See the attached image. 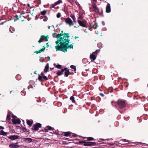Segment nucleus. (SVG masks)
I'll return each mask as SVG.
<instances>
[{
	"mask_svg": "<svg viewBox=\"0 0 148 148\" xmlns=\"http://www.w3.org/2000/svg\"><path fill=\"white\" fill-rule=\"evenodd\" d=\"M47 13V11L45 10H44L42 11H41L40 13L42 15H45Z\"/></svg>",
	"mask_w": 148,
	"mask_h": 148,
	"instance_id": "26",
	"label": "nucleus"
},
{
	"mask_svg": "<svg viewBox=\"0 0 148 148\" xmlns=\"http://www.w3.org/2000/svg\"><path fill=\"white\" fill-rule=\"evenodd\" d=\"M90 58L94 60L96 59V56L95 55L92 54L90 55Z\"/></svg>",
	"mask_w": 148,
	"mask_h": 148,
	"instance_id": "19",
	"label": "nucleus"
},
{
	"mask_svg": "<svg viewBox=\"0 0 148 148\" xmlns=\"http://www.w3.org/2000/svg\"><path fill=\"white\" fill-rule=\"evenodd\" d=\"M70 16L72 18L73 21L75 22L76 18L75 15L73 14H71L70 15Z\"/></svg>",
	"mask_w": 148,
	"mask_h": 148,
	"instance_id": "22",
	"label": "nucleus"
},
{
	"mask_svg": "<svg viewBox=\"0 0 148 148\" xmlns=\"http://www.w3.org/2000/svg\"><path fill=\"white\" fill-rule=\"evenodd\" d=\"M21 129V130L23 132H28L29 131V130H27L25 127H24L23 126L22 127Z\"/></svg>",
	"mask_w": 148,
	"mask_h": 148,
	"instance_id": "17",
	"label": "nucleus"
},
{
	"mask_svg": "<svg viewBox=\"0 0 148 148\" xmlns=\"http://www.w3.org/2000/svg\"><path fill=\"white\" fill-rule=\"evenodd\" d=\"M25 140L28 141L29 143H31L32 142L33 139L30 138H25Z\"/></svg>",
	"mask_w": 148,
	"mask_h": 148,
	"instance_id": "23",
	"label": "nucleus"
},
{
	"mask_svg": "<svg viewBox=\"0 0 148 148\" xmlns=\"http://www.w3.org/2000/svg\"><path fill=\"white\" fill-rule=\"evenodd\" d=\"M58 8V7L57 8H54V9H57Z\"/></svg>",
	"mask_w": 148,
	"mask_h": 148,
	"instance_id": "57",
	"label": "nucleus"
},
{
	"mask_svg": "<svg viewBox=\"0 0 148 148\" xmlns=\"http://www.w3.org/2000/svg\"><path fill=\"white\" fill-rule=\"evenodd\" d=\"M34 9H33V11H34Z\"/></svg>",
	"mask_w": 148,
	"mask_h": 148,
	"instance_id": "64",
	"label": "nucleus"
},
{
	"mask_svg": "<svg viewBox=\"0 0 148 148\" xmlns=\"http://www.w3.org/2000/svg\"><path fill=\"white\" fill-rule=\"evenodd\" d=\"M36 71H35L34 72V73L36 74Z\"/></svg>",
	"mask_w": 148,
	"mask_h": 148,
	"instance_id": "56",
	"label": "nucleus"
},
{
	"mask_svg": "<svg viewBox=\"0 0 148 148\" xmlns=\"http://www.w3.org/2000/svg\"><path fill=\"white\" fill-rule=\"evenodd\" d=\"M77 135L75 134H73V135H71V136H70V137L71 138H73V137H77Z\"/></svg>",
	"mask_w": 148,
	"mask_h": 148,
	"instance_id": "35",
	"label": "nucleus"
},
{
	"mask_svg": "<svg viewBox=\"0 0 148 148\" xmlns=\"http://www.w3.org/2000/svg\"><path fill=\"white\" fill-rule=\"evenodd\" d=\"M61 16L60 13H58L57 14V17L58 18H59Z\"/></svg>",
	"mask_w": 148,
	"mask_h": 148,
	"instance_id": "37",
	"label": "nucleus"
},
{
	"mask_svg": "<svg viewBox=\"0 0 148 148\" xmlns=\"http://www.w3.org/2000/svg\"><path fill=\"white\" fill-rule=\"evenodd\" d=\"M9 147L10 148H17L20 147L18 145V142H16V143H12L9 145Z\"/></svg>",
	"mask_w": 148,
	"mask_h": 148,
	"instance_id": "7",
	"label": "nucleus"
},
{
	"mask_svg": "<svg viewBox=\"0 0 148 148\" xmlns=\"http://www.w3.org/2000/svg\"><path fill=\"white\" fill-rule=\"evenodd\" d=\"M102 24L103 25H105V23L104 21L102 22Z\"/></svg>",
	"mask_w": 148,
	"mask_h": 148,
	"instance_id": "44",
	"label": "nucleus"
},
{
	"mask_svg": "<svg viewBox=\"0 0 148 148\" xmlns=\"http://www.w3.org/2000/svg\"><path fill=\"white\" fill-rule=\"evenodd\" d=\"M56 5L55 4V3L52 5H51L50 8H54L55 6Z\"/></svg>",
	"mask_w": 148,
	"mask_h": 148,
	"instance_id": "36",
	"label": "nucleus"
},
{
	"mask_svg": "<svg viewBox=\"0 0 148 148\" xmlns=\"http://www.w3.org/2000/svg\"><path fill=\"white\" fill-rule=\"evenodd\" d=\"M12 122L14 124H20L21 121L19 119H13L12 120Z\"/></svg>",
	"mask_w": 148,
	"mask_h": 148,
	"instance_id": "10",
	"label": "nucleus"
},
{
	"mask_svg": "<svg viewBox=\"0 0 148 148\" xmlns=\"http://www.w3.org/2000/svg\"><path fill=\"white\" fill-rule=\"evenodd\" d=\"M61 19H62V18H61ZM62 21H63V22H64V20H62Z\"/></svg>",
	"mask_w": 148,
	"mask_h": 148,
	"instance_id": "60",
	"label": "nucleus"
},
{
	"mask_svg": "<svg viewBox=\"0 0 148 148\" xmlns=\"http://www.w3.org/2000/svg\"><path fill=\"white\" fill-rule=\"evenodd\" d=\"M12 116L13 118V119H14L15 118H17V117L16 116H15L13 115Z\"/></svg>",
	"mask_w": 148,
	"mask_h": 148,
	"instance_id": "42",
	"label": "nucleus"
},
{
	"mask_svg": "<svg viewBox=\"0 0 148 148\" xmlns=\"http://www.w3.org/2000/svg\"><path fill=\"white\" fill-rule=\"evenodd\" d=\"M27 11H28V12H27V13H30V10L28 11V10H27Z\"/></svg>",
	"mask_w": 148,
	"mask_h": 148,
	"instance_id": "55",
	"label": "nucleus"
},
{
	"mask_svg": "<svg viewBox=\"0 0 148 148\" xmlns=\"http://www.w3.org/2000/svg\"><path fill=\"white\" fill-rule=\"evenodd\" d=\"M49 38V36L47 35L45 36V35H42L40 39V40L38 41V42L39 43H41L42 42L43 40H45L46 41H48V39Z\"/></svg>",
	"mask_w": 148,
	"mask_h": 148,
	"instance_id": "5",
	"label": "nucleus"
},
{
	"mask_svg": "<svg viewBox=\"0 0 148 148\" xmlns=\"http://www.w3.org/2000/svg\"><path fill=\"white\" fill-rule=\"evenodd\" d=\"M1 135V131H0V135Z\"/></svg>",
	"mask_w": 148,
	"mask_h": 148,
	"instance_id": "58",
	"label": "nucleus"
},
{
	"mask_svg": "<svg viewBox=\"0 0 148 148\" xmlns=\"http://www.w3.org/2000/svg\"><path fill=\"white\" fill-rule=\"evenodd\" d=\"M82 143H84L83 145L84 146H91L95 143L94 142H86L85 140H82L79 141L77 144H80Z\"/></svg>",
	"mask_w": 148,
	"mask_h": 148,
	"instance_id": "2",
	"label": "nucleus"
},
{
	"mask_svg": "<svg viewBox=\"0 0 148 148\" xmlns=\"http://www.w3.org/2000/svg\"><path fill=\"white\" fill-rule=\"evenodd\" d=\"M116 103L117 105L121 109L123 108L126 106L125 103L124 101L118 100Z\"/></svg>",
	"mask_w": 148,
	"mask_h": 148,
	"instance_id": "3",
	"label": "nucleus"
},
{
	"mask_svg": "<svg viewBox=\"0 0 148 148\" xmlns=\"http://www.w3.org/2000/svg\"><path fill=\"white\" fill-rule=\"evenodd\" d=\"M90 28H93L94 29H96L98 27L97 23L93 21L91 24H90Z\"/></svg>",
	"mask_w": 148,
	"mask_h": 148,
	"instance_id": "12",
	"label": "nucleus"
},
{
	"mask_svg": "<svg viewBox=\"0 0 148 148\" xmlns=\"http://www.w3.org/2000/svg\"><path fill=\"white\" fill-rule=\"evenodd\" d=\"M19 136L18 135H14L10 136L8 137L9 139H10L12 140H14L17 139H19Z\"/></svg>",
	"mask_w": 148,
	"mask_h": 148,
	"instance_id": "11",
	"label": "nucleus"
},
{
	"mask_svg": "<svg viewBox=\"0 0 148 148\" xmlns=\"http://www.w3.org/2000/svg\"><path fill=\"white\" fill-rule=\"evenodd\" d=\"M100 96H101L102 97H103L104 96V95L102 93H100Z\"/></svg>",
	"mask_w": 148,
	"mask_h": 148,
	"instance_id": "41",
	"label": "nucleus"
},
{
	"mask_svg": "<svg viewBox=\"0 0 148 148\" xmlns=\"http://www.w3.org/2000/svg\"><path fill=\"white\" fill-rule=\"evenodd\" d=\"M63 18L65 20V22L66 24L69 25V26L71 27V26L73 25L74 23L71 20V19L69 17H68L66 19L65 18Z\"/></svg>",
	"mask_w": 148,
	"mask_h": 148,
	"instance_id": "6",
	"label": "nucleus"
},
{
	"mask_svg": "<svg viewBox=\"0 0 148 148\" xmlns=\"http://www.w3.org/2000/svg\"><path fill=\"white\" fill-rule=\"evenodd\" d=\"M87 140H88V141L92 140L94 139L93 138L91 137H88V138H87Z\"/></svg>",
	"mask_w": 148,
	"mask_h": 148,
	"instance_id": "32",
	"label": "nucleus"
},
{
	"mask_svg": "<svg viewBox=\"0 0 148 148\" xmlns=\"http://www.w3.org/2000/svg\"><path fill=\"white\" fill-rule=\"evenodd\" d=\"M41 75H42V77H43V75H44V73L42 72L41 73Z\"/></svg>",
	"mask_w": 148,
	"mask_h": 148,
	"instance_id": "49",
	"label": "nucleus"
},
{
	"mask_svg": "<svg viewBox=\"0 0 148 148\" xmlns=\"http://www.w3.org/2000/svg\"><path fill=\"white\" fill-rule=\"evenodd\" d=\"M43 78L44 79H45V80H48V78L46 76H45V75H43Z\"/></svg>",
	"mask_w": 148,
	"mask_h": 148,
	"instance_id": "38",
	"label": "nucleus"
},
{
	"mask_svg": "<svg viewBox=\"0 0 148 148\" xmlns=\"http://www.w3.org/2000/svg\"><path fill=\"white\" fill-rule=\"evenodd\" d=\"M35 53H36V54H38L39 53L38 51H36L34 52Z\"/></svg>",
	"mask_w": 148,
	"mask_h": 148,
	"instance_id": "45",
	"label": "nucleus"
},
{
	"mask_svg": "<svg viewBox=\"0 0 148 148\" xmlns=\"http://www.w3.org/2000/svg\"><path fill=\"white\" fill-rule=\"evenodd\" d=\"M27 6H28V7H30V5H29V4L28 3V4H27Z\"/></svg>",
	"mask_w": 148,
	"mask_h": 148,
	"instance_id": "50",
	"label": "nucleus"
},
{
	"mask_svg": "<svg viewBox=\"0 0 148 148\" xmlns=\"http://www.w3.org/2000/svg\"><path fill=\"white\" fill-rule=\"evenodd\" d=\"M77 22L78 24L81 27H87L86 26L85 23L86 22L84 21H81L79 20H77Z\"/></svg>",
	"mask_w": 148,
	"mask_h": 148,
	"instance_id": "8",
	"label": "nucleus"
},
{
	"mask_svg": "<svg viewBox=\"0 0 148 148\" xmlns=\"http://www.w3.org/2000/svg\"><path fill=\"white\" fill-rule=\"evenodd\" d=\"M99 50H96L95 52L93 53H95L96 55L98 54L99 52Z\"/></svg>",
	"mask_w": 148,
	"mask_h": 148,
	"instance_id": "39",
	"label": "nucleus"
},
{
	"mask_svg": "<svg viewBox=\"0 0 148 148\" xmlns=\"http://www.w3.org/2000/svg\"><path fill=\"white\" fill-rule=\"evenodd\" d=\"M45 132H48V131H45Z\"/></svg>",
	"mask_w": 148,
	"mask_h": 148,
	"instance_id": "62",
	"label": "nucleus"
},
{
	"mask_svg": "<svg viewBox=\"0 0 148 148\" xmlns=\"http://www.w3.org/2000/svg\"><path fill=\"white\" fill-rule=\"evenodd\" d=\"M111 104L113 106H114L115 104H117L116 102L112 101L111 102Z\"/></svg>",
	"mask_w": 148,
	"mask_h": 148,
	"instance_id": "34",
	"label": "nucleus"
},
{
	"mask_svg": "<svg viewBox=\"0 0 148 148\" xmlns=\"http://www.w3.org/2000/svg\"><path fill=\"white\" fill-rule=\"evenodd\" d=\"M43 20H44V21H46V20H45V19H44Z\"/></svg>",
	"mask_w": 148,
	"mask_h": 148,
	"instance_id": "61",
	"label": "nucleus"
},
{
	"mask_svg": "<svg viewBox=\"0 0 148 148\" xmlns=\"http://www.w3.org/2000/svg\"><path fill=\"white\" fill-rule=\"evenodd\" d=\"M92 1L94 2H96L97 0H92Z\"/></svg>",
	"mask_w": 148,
	"mask_h": 148,
	"instance_id": "53",
	"label": "nucleus"
},
{
	"mask_svg": "<svg viewBox=\"0 0 148 148\" xmlns=\"http://www.w3.org/2000/svg\"><path fill=\"white\" fill-rule=\"evenodd\" d=\"M68 69L67 68H65L64 69H62L61 71H58L56 74L58 76L62 75L63 73V72L64 71H66Z\"/></svg>",
	"mask_w": 148,
	"mask_h": 148,
	"instance_id": "13",
	"label": "nucleus"
},
{
	"mask_svg": "<svg viewBox=\"0 0 148 148\" xmlns=\"http://www.w3.org/2000/svg\"><path fill=\"white\" fill-rule=\"evenodd\" d=\"M4 129V128L3 127L0 126V130L3 129Z\"/></svg>",
	"mask_w": 148,
	"mask_h": 148,
	"instance_id": "43",
	"label": "nucleus"
},
{
	"mask_svg": "<svg viewBox=\"0 0 148 148\" xmlns=\"http://www.w3.org/2000/svg\"><path fill=\"white\" fill-rule=\"evenodd\" d=\"M102 140H104V139H102Z\"/></svg>",
	"mask_w": 148,
	"mask_h": 148,
	"instance_id": "63",
	"label": "nucleus"
},
{
	"mask_svg": "<svg viewBox=\"0 0 148 148\" xmlns=\"http://www.w3.org/2000/svg\"><path fill=\"white\" fill-rule=\"evenodd\" d=\"M92 7L94 9L93 11L97 12L98 13H99V10L98 7L97 6L96 4L95 3H93L92 4Z\"/></svg>",
	"mask_w": 148,
	"mask_h": 148,
	"instance_id": "9",
	"label": "nucleus"
},
{
	"mask_svg": "<svg viewBox=\"0 0 148 148\" xmlns=\"http://www.w3.org/2000/svg\"><path fill=\"white\" fill-rule=\"evenodd\" d=\"M45 49V47L44 46H43V48H42V49H41L39 50L38 51L39 53H41L42 51H43V52L44 51Z\"/></svg>",
	"mask_w": 148,
	"mask_h": 148,
	"instance_id": "28",
	"label": "nucleus"
},
{
	"mask_svg": "<svg viewBox=\"0 0 148 148\" xmlns=\"http://www.w3.org/2000/svg\"><path fill=\"white\" fill-rule=\"evenodd\" d=\"M27 123L29 127H31L33 123V122L32 120H27Z\"/></svg>",
	"mask_w": 148,
	"mask_h": 148,
	"instance_id": "15",
	"label": "nucleus"
},
{
	"mask_svg": "<svg viewBox=\"0 0 148 148\" xmlns=\"http://www.w3.org/2000/svg\"><path fill=\"white\" fill-rule=\"evenodd\" d=\"M42 126L41 124L39 123H36L33 125L31 129L34 131H37L39 130V128H41Z\"/></svg>",
	"mask_w": 148,
	"mask_h": 148,
	"instance_id": "4",
	"label": "nucleus"
},
{
	"mask_svg": "<svg viewBox=\"0 0 148 148\" xmlns=\"http://www.w3.org/2000/svg\"><path fill=\"white\" fill-rule=\"evenodd\" d=\"M56 67L59 69H61L62 68V66L58 64L56 66Z\"/></svg>",
	"mask_w": 148,
	"mask_h": 148,
	"instance_id": "33",
	"label": "nucleus"
},
{
	"mask_svg": "<svg viewBox=\"0 0 148 148\" xmlns=\"http://www.w3.org/2000/svg\"><path fill=\"white\" fill-rule=\"evenodd\" d=\"M69 71V70H66L65 71L64 73V77H67L68 76V75L70 74V73Z\"/></svg>",
	"mask_w": 148,
	"mask_h": 148,
	"instance_id": "20",
	"label": "nucleus"
},
{
	"mask_svg": "<svg viewBox=\"0 0 148 148\" xmlns=\"http://www.w3.org/2000/svg\"><path fill=\"white\" fill-rule=\"evenodd\" d=\"M47 58H48V59L49 60H50V57L48 56Z\"/></svg>",
	"mask_w": 148,
	"mask_h": 148,
	"instance_id": "47",
	"label": "nucleus"
},
{
	"mask_svg": "<svg viewBox=\"0 0 148 148\" xmlns=\"http://www.w3.org/2000/svg\"><path fill=\"white\" fill-rule=\"evenodd\" d=\"M70 100L72 101L73 103H75V98L73 96H72L70 97Z\"/></svg>",
	"mask_w": 148,
	"mask_h": 148,
	"instance_id": "29",
	"label": "nucleus"
},
{
	"mask_svg": "<svg viewBox=\"0 0 148 148\" xmlns=\"http://www.w3.org/2000/svg\"><path fill=\"white\" fill-rule=\"evenodd\" d=\"M56 34V33H53V34Z\"/></svg>",
	"mask_w": 148,
	"mask_h": 148,
	"instance_id": "59",
	"label": "nucleus"
},
{
	"mask_svg": "<svg viewBox=\"0 0 148 148\" xmlns=\"http://www.w3.org/2000/svg\"><path fill=\"white\" fill-rule=\"evenodd\" d=\"M48 27V28L49 29H50V26H48V27Z\"/></svg>",
	"mask_w": 148,
	"mask_h": 148,
	"instance_id": "52",
	"label": "nucleus"
},
{
	"mask_svg": "<svg viewBox=\"0 0 148 148\" xmlns=\"http://www.w3.org/2000/svg\"><path fill=\"white\" fill-rule=\"evenodd\" d=\"M63 136H71V132H64L63 133Z\"/></svg>",
	"mask_w": 148,
	"mask_h": 148,
	"instance_id": "16",
	"label": "nucleus"
},
{
	"mask_svg": "<svg viewBox=\"0 0 148 148\" xmlns=\"http://www.w3.org/2000/svg\"><path fill=\"white\" fill-rule=\"evenodd\" d=\"M79 37H78V36H75V39H76V38H78Z\"/></svg>",
	"mask_w": 148,
	"mask_h": 148,
	"instance_id": "48",
	"label": "nucleus"
},
{
	"mask_svg": "<svg viewBox=\"0 0 148 148\" xmlns=\"http://www.w3.org/2000/svg\"><path fill=\"white\" fill-rule=\"evenodd\" d=\"M70 67L71 69H75V66H74L73 65H71L70 66Z\"/></svg>",
	"mask_w": 148,
	"mask_h": 148,
	"instance_id": "40",
	"label": "nucleus"
},
{
	"mask_svg": "<svg viewBox=\"0 0 148 148\" xmlns=\"http://www.w3.org/2000/svg\"><path fill=\"white\" fill-rule=\"evenodd\" d=\"M11 116L10 114L8 113L7 116V119H8V120H10L11 119Z\"/></svg>",
	"mask_w": 148,
	"mask_h": 148,
	"instance_id": "31",
	"label": "nucleus"
},
{
	"mask_svg": "<svg viewBox=\"0 0 148 148\" xmlns=\"http://www.w3.org/2000/svg\"><path fill=\"white\" fill-rule=\"evenodd\" d=\"M128 140H126V139H124L123 140V141L124 142H126V141H127Z\"/></svg>",
	"mask_w": 148,
	"mask_h": 148,
	"instance_id": "51",
	"label": "nucleus"
},
{
	"mask_svg": "<svg viewBox=\"0 0 148 148\" xmlns=\"http://www.w3.org/2000/svg\"><path fill=\"white\" fill-rule=\"evenodd\" d=\"M22 16L21 14H20L19 16H18L17 15H16V18L14 19V21H16L18 20L19 18H21Z\"/></svg>",
	"mask_w": 148,
	"mask_h": 148,
	"instance_id": "24",
	"label": "nucleus"
},
{
	"mask_svg": "<svg viewBox=\"0 0 148 148\" xmlns=\"http://www.w3.org/2000/svg\"><path fill=\"white\" fill-rule=\"evenodd\" d=\"M49 69V64L48 63H47L45 68V69L44 70V72L47 73Z\"/></svg>",
	"mask_w": 148,
	"mask_h": 148,
	"instance_id": "18",
	"label": "nucleus"
},
{
	"mask_svg": "<svg viewBox=\"0 0 148 148\" xmlns=\"http://www.w3.org/2000/svg\"><path fill=\"white\" fill-rule=\"evenodd\" d=\"M43 77H42V76H40L39 75H38V80L41 82H42L43 81Z\"/></svg>",
	"mask_w": 148,
	"mask_h": 148,
	"instance_id": "25",
	"label": "nucleus"
},
{
	"mask_svg": "<svg viewBox=\"0 0 148 148\" xmlns=\"http://www.w3.org/2000/svg\"><path fill=\"white\" fill-rule=\"evenodd\" d=\"M69 35V33H66L57 34V41L55 42L57 45L55 47L56 51H60L65 53L67 51L68 49H73V45H69L70 40L68 38Z\"/></svg>",
	"mask_w": 148,
	"mask_h": 148,
	"instance_id": "1",
	"label": "nucleus"
},
{
	"mask_svg": "<svg viewBox=\"0 0 148 148\" xmlns=\"http://www.w3.org/2000/svg\"><path fill=\"white\" fill-rule=\"evenodd\" d=\"M111 11V8L110 4L108 3L106 5V12L109 13Z\"/></svg>",
	"mask_w": 148,
	"mask_h": 148,
	"instance_id": "14",
	"label": "nucleus"
},
{
	"mask_svg": "<svg viewBox=\"0 0 148 148\" xmlns=\"http://www.w3.org/2000/svg\"><path fill=\"white\" fill-rule=\"evenodd\" d=\"M45 130H52V128L49 126H48L45 127Z\"/></svg>",
	"mask_w": 148,
	"mask_h": 148,
	"instance_id": "21",
	"label": "nucleus"
},
{
	"mask_svg": "<svg viewBox=\"0 0 148 148\" xmlns=\"http://www.w3.org/2000/svg\"><path fill=\"white\" fill-rule=\"evenodd\" d=\"M48 43H49L48 42V43H47V44H47V47H49V45H48Z\"/></svg>",
	"mask_w": 148,
	"mask_h": 148,
	"instance_id": "46",
	"label": "nucleus"
},
{
	"mask_svg": "<svg viewBox=\"0 0 148 148\" xmlns=\"http://www.w3.org/2000/svg\"><path fill=\"white\" fill-rule=\"evenodd\" d=\"M1 135H2L4 136H5L7 134V132H5L2 130H1Z\"/></svg>",
	"mask_w": 148,
	"mask_h": 148,
	"instance_id": "30",
	"label": "nucleus"
},
{
	"mask_svg": "<svg viewBox=\"0 0 148 148\" xmlns=\"http://www.w3.org/2000/svg\"><path fill=\"white\" fill-rule=\"evenodd\" d=\"M63 31L62 30V31H61V32L62 33H61V34H63ZM64 34H65V33H64Z\"/></svg>",
	"mask_w": 148,
	"mask_h": 148,
	"instance_id": "54",
	"label": "nucleus"
},
{
	"mask_svg": "<svg viewBox=\"0 0 148 148\" xmlns=\"http://www.w3.org/2000/svg\"><path fill=\"white\" fill-rule=\"evenodd\" d=\"M61 3H62V1L61 0H59L55 2V3L56 5H57L60 4Z\"/></svg>",
	"mask_w": 148,
	"mask_h": 148,
	"instance_id": "27",
	"label": "nucleus"
}]
</instances>
